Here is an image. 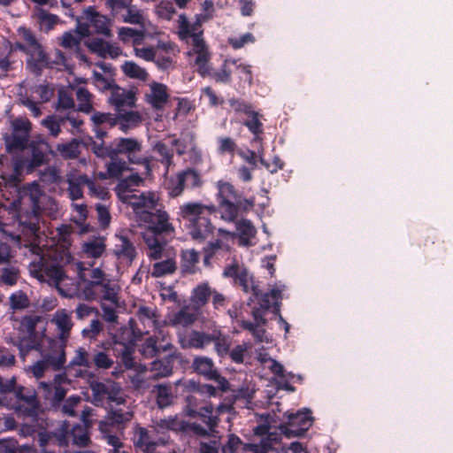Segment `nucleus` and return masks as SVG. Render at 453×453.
<instances>
[{"label": "nucleus", "instance_id": "1", "mask_svg": "<svg viewBox=\"0 0 453 453\" xmlns=\"http://www.w3.org/2000/svg\"><path fill=\"white\" fill-rule=\"evenodd\" d=\"M157 202L153 196H142L138 202L134 203V211L139 219L148 224L142 238L148 248L147 255L152 260H157L162 257L163 251L167 243L165 235H172L174 233L173 225L169 222V215L166 211L153 210Z\"/></svg>", "mask_w": 453, "mask_h": 453}, {"label": "nucleus", "instance_id": "2", "mask_svg": "<svg viewBox=\"0 0 453 453\" xmlns=\"http://www.w3.org/2000/svg\"><path fill=\"white\" fill-rule=\"evenodd\" d=\"M89 147L97 157L111 160L106 165L111 178L120 179L124 172L130 170L128 164L142 165L146 161L142 153V142L133 137L116 138L110 145L91 141Z\"/></svg>", "mask_w": 453, "mask_h": 453}, {"label": "nucleus", "instance_id": "3", "mask_svg": "<svg viewBox=\"0 0 453 453\" xmlns=\"http://www.w3.org/2000/svg\"><path fill=\"white\" fill-rule=\"evenodd\" d=\"M0 406L12 409L19 415L35 418L38 414L40 402L33 388L18 385L14 376H0Z\"/></svg>", "mask_w": 453, "mask_h": 453}, {"label": "nucleus", "instance_id": "4", "mask_svg": "<svg viewBox=\"0 0 453 453\" xmlns=\"http://www.w3.org/2000/svg\"><path fill=\"white\" fill-rule=\"evenodd\" d=\"M217 211L214 204L201 202H186L179 207L178 217L195 241H203L213 234L214 226L211 216Z\"/></svg>", "mask_w": 453, "mask_h": 453}, {"label": "nucleus", "instance_id": "5", "mask_svg": "<svg viewBox=\"0 0 453 453\" xmlns=\"http://www.w3.org/2000/svg\"><path fill=\"white\" fill-rule=\"evenodd\" d=\"M216 197L221 219L226 222H234L239 217L251 211L255 206V198H247L244 193L232 183L219 180Z\"/></svg>", "mask_w": 453, "mask_h": 453}, {"label": "nucleus", "instance_id": "6", "mask_svg": "<svg viewBox=\"0 0 453 453\" xmlns=\"http://www.w3.org/2000/svg\"><path fill=\"white\" fill-rule=\"evenodd\" d=\"M178 28V34L180 39L192 38L193 52L196 55L195 64L197 66V72L203 77L209 75L211 54L203 38V32L191 34L189 30V21L185 14L179 16Z\"/></svg>", "mask_w": 453, "mask_h": 453}, {"label": "nucleus", "instance_id": "7", "mask_svg": "<svg viewBox=\"0 0 453 453\" xmlns=\"http://www.w3.org/2000/svg\"><path fill=\"white\" fill-rule=\"evenodd\" d=\"M111 20L96 12L93 6L86 8L76 19V33L81 37H87L91 33L111 36Z\"/></svg>", "mask_w": 453, "mask_h": 453}, {"label": "nucleus", "instance_id": "8", "mask_svg": "<svg viewBox=\"0 0 453 453\" xmlns=\"http://www.w3.org/2000/svg\"><path fill=\"white\" fill-rule=\"evenodd\" d=\"M135 335L133 329L124 327L112 337V351L120 359L126 369H133L135 362L134 353L135 349Z\"/></svg>", "mask_w": 453, "mask_h": 453}, {"label": "nucleus", "instance_id": "9", "mask_svg": "<svg viewBox=\"0 0 453 453\" xmlns=\"http://www.w3.org/2000/svg\"><path fill=\"white\" fill-rule=\"evenodd\" d=\"M27 149L30 150V158L20 160L16 164V169L26 168L27 173H32L36 168L48 165L50 156H55L49 142L43 138H35L31 140Z\"/></svg>", "mask_w": 453, "mask_h": 453}, {"label": "nucleus", "instance_id": "10", "mask_svg": "<svg viewBox=\"0 0 453 453\" xmlns=\"http://www.w3.org/2000/svg\"><path fill=\"white\" fill-rule=\"evenodd\" d=\"M12 133L4 135L6 150L12 154L27 149L32 124L27 119L17 118L11 122Z\"/></svg>", "mask_w": 453, "mask_h": 453}, {"label": "nucleus", "instance_id": "11", "mask_svg": "<svg viewBox=\"0 0 453 453\" xmlns=\"http://www.w3.org/2000/svg\"><path fill=\"white\" fill-rule=\"evenodd\" d=\"M89 388L92 393V402L96 406L104 407L105 404L111 403L120 405L126 402L120 395V387L112 380L105 382L92 380L89 382Z\"/></svg>", "mask_w": 453, "mask_h": 453}, {"label": "nucleus", "instance_id": "12", "mask_svg": "<svg viewBox=\"0 0 453 453\" xmlns=\"http://www.w3.org/2000/svg\"><path fill=\"white\" fill-rule=\"evenodd\" d=\"M185 414L190 418H198L207 426L208 432H214L219 424V418L213 415V405L209 403L202 404L195 395L186 397V405L183 409Z\"/></svg>", "mask_w": 453, "mask_h": 453}, {"label": "nucleus", "instance_id": "13", "mask_svg": "<svg viewBox=\"0 0 453 453\" xmlns=\"http://www.w3.org/2000/svg\"><path fill=\"white\" fill-rule=\"evenodd\" d=\"M156 426L162 430L172 431L180 435L190 434L203 437L209 435L207 428L195 422H188L176 415L160 418L157 421Z\"/></svg>", "mask_w": 453, "mask_h": 453}, {"label": "nucleus", "instance_id": "14", "mask_svg": "<svg viewBox=\"0 0 453 453\" xmlns=\"http://www.w3.org/2000/svg\"><path fill=\"white\" fill-rule=\"evenodd\" d=\"M67 343L54 338H46L40 349V355L45 358L53 371H60L66 362Z\"/></svg>", "mask_w": 453, "mask_h": 453}, {"label": "nucleus", "instance_id": "15", "mask_svg": "<svg viewBox=\"0 0 453 453\" xmlns=\"http://www.w3.org/2000/svg\"><path fill=\"white\" fill-rule=\"evenodd\" d=\"M223 275L231 278L234 284L242 288L244 293L251 292L255 298L260 294L258 286L253 282V276L250 274L248 269L244 265H240L237 262L225 267Z\"/></svg>", "mask_w": 453, "mask_h": 453}, {"label": "nucleus", "instance_id": "16", "mask_svg": "<svg viewBox=\"0 0 453 453\" xmlns=\"http://www.w3.org/2000/svg\"><path fill=\"white\" fill-rule=\"evenodd\" d=\"M286 417L287 423L280 424L279 429L287 438L303 436L312 423L310 412H287Z\"/></svg>", "mask_w": 453, "mask_h": 453}, {"label": "nucleus", "instance_id": "17", "mask_svg": "<svg viewBox=\"0 0 453 453\" xmlns=\"http://www.w3.org/2000/svg\"><path fill=\"white\" fill-rule=\"evenodd\" d=\"M191 367L195 372L206 380L215 381L221 392L228 390L229 382L218 372L211 358L203 356L196 357Z\"/></svg>", "mask_w": 453, "mask_h": 453}, {"label": "nucleus", "instance_id": "18", "mask_svg": "<svg viewBox=\"0 0 453 453\" xmlns=\"http://www.w3.org/2000/svg\"><path fill=\"white\" fill-rule=\"evenodd\" d=\"M133 233L130 230L121 229L115 234V243L113 248L114 256L120 261L129 265L136 258L137 251L132 237Z\"/></svg>", "mask_w": 453, "mask_h": 453}, {"label": "nucleus", "instance_id": "19", "mask_svg": "<svg viewBox=\"0 0 453 453\" xmlns=\"http://www.w3.org/2000/svg\"><path fill=\"white\" fill-rule=\"evenodd\" d=\"M133 417L134 413L131 411L111 409L105 419L99 422V431L101 433H114V431L123 433Z\"/></svg>", "mask_w": 453, "mask_h": 453}, {"label": "nucleus", "instance_id": "20", "mask_svg": "<svg viewBox=\"0 0 453 453\" xmlns=\"http://www.w3.org/2000/svg\"><path fill=\"white\" fill-rule=\"evenodd\" d=\"M82 295L84 299L88 301L101 299L114 303L118 302V293L115 287L102 280L88 281L82 289Z\"/></svg>", "mask_w": 453, "mask_h": 453}, {"label": "nucleus", "instance_id": "21", "mask_svg": "<svg viewBox=\"0 0 453 453\" xmlns=\"http://www.w3.org/2000/svg\"><path fill=\"white\" fill-rule=\"evenodd\" d=\"M40 208L34 203L31 210L21 211L18 215L19 227L22 234L35 239L40 231Z\"/></svg>", "mask_w": 453, "mask_h": 453}, {"label": "nucleus", "instance_id": "22", "mask_svg": "<svg viewBox=\"0 0 453 453\" xmlns=\"http://www.w3.org/2000/svg\"><path fill=\"white\" fill-rule=\"evenodd\" d=\"M17 48L29 56L27 67L36 76H40L44 68L50 67L49 57L42 46L29 50L24 44L17 43Z\"/></svg>", "mask_w": 453, "mask_h": 453}, {"label": "nucleus", "instance_id": "23", "mask_svg": "<svg viewBox=\"0 0 453 453\" xmlns=\"http://www.w3.org/2000/svg\"><path fill=\"white\" fill-rule=\"evenodd\" d=\"M135 101L136 94L134 90L120 88L119 85L113 87L109 97V103L114 106L117 111H122L126 107H134Z\"/></svg>", "mask_w": 453, "mask_h": 453}, {"label": "nucleus", "instance_id": "24", "mask_svg": "<svg viewBox=\"0 0 453 453\" xmlns=\"http://www.w3.org/2000/svg\"><path fill=\"white\" fill-rule=\"evenodd\" d=\"M46 338L44 333L40 334H27L26 336H19L14 345L18 348L20 357L25 361L26 357L30 351H40Z\"/></svg>", "mask_w": 453, "mask_h": 453}, {"label": "nucleus", "instance_id": "25", "mask_svg": "<svg viewBox=\"0 0 453 453\" xmlns=\"http://www.w3.org/2000/svg\"><path fill=\"white\" fill-rule=\"evenodd\" d=\"M52 323L56 325L58 330V338L55 339L67 343L73 326L71 315L65 309L57 311Z\"/></svg>", "mask_w": 453, "mask_h": 453}, {"label": "nucleus", "instance_id": "26", "mask_svg": "<svg viewBox=\"0 0 453 453\" xmlns=\"http://www.w3.org/2000/svg\"><path fill=\"white\" fill-rule=\"evenodd\" d=\"M160 442L162 445L167 443L165 440L158 441H151L149 435V431L145 427L137 426L134 431V446L144 453H150L156 450V448Z\"/></svg>", "mask_w": 453, "mask_h": 453}, {"label": "nucleus", "instance_id": "27", "mask_svg": "<svg viewBox=\"0 0 453 453\" xmlns=\"http://www.w3.org/2000/svg\"><path fill=\"white\" fill-rule=\"evenodd\" d=\"M176 357V352H172L161 359L153 361L150 369L151 378L159 379L170 376L173 373V362Z\"/></svg>", "mask_w": 453, "mask_h": 453}, {"label": "nucleus", "instance_id": "28", "mask_svg": "<svg viewBox=\"0 0 453 453\" xmlns=\"http://www.w3.org/2000/svg\"><path fill=\"white\" fill-rule=\"evenodd\" d=\"M249 119L242 122V125L253 134L251 143L261 144L264 140V124L261 121L262 115L254 111L248 115Z\"/></svg>", "mask_w": 453, "mask_h": 453}, {"label": "nucleus", "instance_id": "29", "mask_svg": "<svg viewBox=\"0 0 453 453\" xmlns=\"http://www.w3.org/2000/svg\"><path fill=\"white\" fill-rule=\"evenodd\" d=\"M236 231L238 232L239 245L249 247L252 245L251 240L257 234L256 227L250 219H241L235 220Z\"/></svg>", "mask_w": 453, "mask_h": 453}, {"label": "nucleus", "instance_id": "30", "mask_svg": "<svg viewBox=\"0 0 453 453\" xmlns=\"http://www.w3.org/2000/svg\"><path fill=\"white\" fill-rule=\"evenodd\" d=\"M211 294L213 289L207 282L200 283L192 291L191 302L196 309H200L208 303Z\"/></svg>", "mask_w": 453, "mask_h": 453}, {"label": "nucleus", "instance_id": "31", "mask_svg": "<svg viewBox=\"0 0 453 453\" xmlns=\"http://www.w3.org/2000/svg\"><path fill=\"white\" fill-rule=\"evenodd\" d=\"M199 252L195 250H186L180 255V267L183 273L193 274L197 271Z\"/></svg>", "mask_w": 453, "mask_h": 453}, {"label": "nucleus", "instance_id": "32", "mask_svg": "<svg viewBox=\"0 0 453 453\" xmlns=\"http://www.w3.org/2000/svg\"><path fill=\"white\" fill-rule=\"evenodd\" d=\"M186 186L182 171L170 176L165 180V189L170 197L175 198L182 195Z\"/></svg>", "mask_w": 453, "mask_h": 453}, {"label": "nucleus", "instance_id": "33", "mask_svg": "<svg viewBox=\"0 0 453 453\" xmlns=\"http://www.w3.org/2000/svg\"><path fill=\"white\" fill-rule=\"evenodd\" d=\"M109 348H104V350L95 349L91 353V368L96 370H108L114 365V360L108 354Z\"/></svg>", "mask_w": 453, "mask_h": 453}, {"label": "nucleus", "instance_id": "34", "mask_svg": "<svg viewBox=\"0 0 453 453\" xmlns=\"http://www.w3.org/2000/svg\"><path fill=\"white\" fill-rule=\"evenodd\" d=\"M81 142L73 138L68 142L58 143L57 150L64 159H75L81 154Z\"/></svg>", "mask_w": 453, "mask_h": 453}, {"label": "nucleus", "instance_id": "35", "mask_svg": "<svg viewBox=\"0 0 453 453\" xmlns=\"http://www.w3.org/2000/svg\"><path fill=\"white\" fill-rule=\"evenodd\" d=\"M119 114L116 116L118 120L117 125L119 126V129L123 132H127L129 128L136 127L142 120L141 115L137 111H118Z\"/></svg>", "mask_w": 453, "mask_h": 453}, {"label": "nucleus", "instance_id": "36", "mask_svg": "<svg viewBox=\"0 0 453 453\" xmlns=\"http://www.w3.org/2000/svg\"><path fill=\"white\" fill-rule=\"evenodd\" d=\"M167 87L162 83H154L151 86L150 104L156 109H160L168 101Z\"/></svg>", "mask_w": 453, "mask_h": 453}, {"label": "nucleus", "instance_id": "37", "mask_svg": "<svg viewBox=\"0 0 453 453\" xmlns=\"http://www.w3.org/2000/svg\"><path fill=\"white\" fill-rule=\"evenodd\" d=\"M213 334L193 330L188 337V346L194 349H203L213 341Z\"/></svg>", "mask_w": 453, "mask_h": 453}, {"label": "nucleus", "instance_id": "38", "mask_svg": "<svg viewBox=\"0 0 453 453\" xmlns=\"http://www.w3.org/2000/svg\"><path fill=\"white\" fill-rule=\"evenodd\" d=\"M118 35L123 42H128L132 40L134 45H139L142 42L145 34L142 30L122 27L119 29Z\"/></svg>", "mask_w": 453, "mask_h": 453}, {"label": "nucleus", "instance_id": "39", "mask_svg": "<svg viewBox=\"0 0 453 453\" xmlns=\"http://www.w3.org/2000/svg\"><path fill=\"white\" fill-rule=\"evenodd\" d=\"M121 69L126 76L146 81L149 78L147 71L133 61H126Z\"/></svg>", "mask_w": 453, "mask_h": 453}, {"label": "nucleus", "instance_id": "40", "mask_svg": "<svg viewBox=\"0 0 453 453\" xmlns=\"http://www.w3.org/2000/svg\"><path fill=\"white\" fill-rule=\"evenodd\" d=\"M177 269L176 262L173 258H167L163 261L156 262L152 267V277L159 278L173 273Z\"/></svg>", "mask_w": 453, "mask_h": 453}, {"label": "nucleus", "instance_id": "41", "mask_svg": "<svg viewBox=\"0 0 453 453\" xmlns=\"http://www.w3.org/2000/svg\"><path fill=\"white\" fill-rule=\"evenodd\" d=\"M197 315L196 311H193L188 306H184L174 315L173 322L177 325L188 326L196 322Z\"/></svg>", "mask_w": 453, "mask_h": 453}, {"label": "nucleus", "instance_id": "42", "mask_svg": "<svg viewBox=\"0 0 453 453\" xmlns=\"http://www.w3.org/2000/svg\"><path fill=\"white\" fill-rule=\"evenodd\" d=\"M76 98L79 102L78 111L84 113H90L93 110L92 94L83 87L76 89Z\"/></svg>", "mask_w": 453, "mask_h": 453}, {"label": "nucleus", "instance_id": "43", "mask_svg": "<svg viewBox=\"0 0 453 453\" xmlns=\"http://www.w3.org/2000/svg\"><path fill=\"white\" fill-rule=\"evenodd\" d=\"M65 123V118L58 115H50L42 119V126L50 131L53 137H57L61 133V127Z\"/></svg>", "mask_w": 453, "mask_h": 453}, {"label": "nucleus", "instance_id": "44", "mask_svg": "<svg viewBox=\"0 0 453 453\" xmlns=\"http://www.w3.org/2000/svg\"><path fill=\"white\" fill-rule=\"evenodd\" d=\"M42 271L44 275L56 285L60 284L67 278L63 267L59 265H47Z\"/></svg>", "mask_w": 453, "mask_h": 453}, {"label": "nucleus", "instance_id": "45", "mask_svg": "<svg viewBox=\"0 0 453 453\" xmlns=\"http://www.w3.org/2000/svg\"><path fill=\"white\" fill-rule=\"evenodd\" d=\"M91 120L94 124V127H113L117 125L118 120L116 117L112 113H104L100 111H95L91 116Z\"/></svg>", "mask_w": 453, "mask_h": 453}, {"label": "nucleus", "instance_id": "46", "mask_svg": "<svg viewBox=\"0 0 453 453\" xmlns=\"http://www.w3.org/2000/svg\"><path fill=\"white\" fill-rule=\"evenodd\" d=\"M223 242L220 239H215L209 242L208 244L203 247V264L206 266L211 265V259L223 248Z\"/></svg>", "mask_w": 453, "mask_h": 453}, {"label": "nucleus", "instance_id": "47", "mask_svg": "<svg viewBox=\"0 0 453 453\" xmlns=\"http://www.w3.org/2000/svg\"><path fill=\"white\" fill-rule=\"evenodd\" d=\"M71 365L74 366L91 368V354L83 347L78 348L75 350Z\"/></svg>", "mask_w": 453, "mask_h": 453}, {"label": "nucleus", "instance_id": "48", "mask_svg": "<svg viewBox=\"0 0 453 453\" xmlns=\"http://www.w3.org/2000/svg\"><path fill=\"white\" fill-rule=\"evenodd\" d=\"M40 321L41 317L38 315H26L20 320V330L27 334H40L36 331V326Z\"/></svg>", "mask_w": 453, "mask_h": 453}, {"label": "nucleus", "instance_id": "49", "mask_svg": "<svg viewBox=\"0 0 453 453\" xmlns=\"http://www.w3.org/2000/svg\"><path fill=\"white\" fill-rule=\"evenodd\" d=\"M105 250V245L103 241L96 239L84 243V252L91 257L97 258L102 256Z\"/></svg>", "mask_w": 453, "mask_h": 453}, {"label": "nucleus", "instance_id": "50", "mask_svg": "<svg viewBox=\"0 0 453 453\" xmlns=\"http://www.w3.org/2000/svg\"><path fill=\"white\" fill-rule=\"evenodd\" d=\"M228 104L236 113H243L248 116L254 111L252 104L242 98H229Z\"/></svg>", "mask_w": 453, "mask_h": 453}, {"label": "nucleus", "instance_id": "51", "mask_svg": "<svg viewBox=\"0 0 453 453\" xmlns=\"http://www.w3.org/2000/svg\"><path fill=\"white\" fill-rule=\"evenodd\" d=\"M81 397L79 395H72L65 399L61 406V412L69 417H76V408L81 404Z\"/></svg>", "mask_w": 453, "mask_h": 453}, {"label": "nucleus", "instance_id": "52", "mask_svg": "<svg viewBox=\"0 0 453 453\" xmlns=\"http://www.w3.org/2000/svg\"><path fill=\"white\" fill-rule=\"evenodd\" d=\"M93 83L100 91L110 90L111 92L117 85L114 79H108L96 71L93 72Z\"/></svg>", "mask_w": 453, "mask_h": 453}, {"label": "nucleus", "instance_id": "53", "mask_svg": "<svg viewBox=\"0 0 453 453\" xmlns=\"http://www.w3.org/2000/svg\"><path fill=\"white\" fill-rule=\"evenodd\" d=\"M173 401L171 388L165 385H158L157 388V403L159 408L168 407Z\"/></svg>", "mask_w": 453, "mask_h": 453}, {"label": "nucleus", "instance_id": "54", "mask_svg": "<svg viewBox=\"0 0 453 453\" xmlns=\"http://www.w3.org/2000/svg\"><path fill=\"white\" fill-rule=\"evenodd\" d=\"M58 238L59 243L64 248H68L72 244L71 235L74 232V228L72 225H61L57 228Z\"/></svg>", "mask_w": 453, "mask_h": 453}, {"label": "nucleus", "instance_id": "55", "mask_svg": "<svg viewBox=\"0 0 453 453\" xmlns=\"http://www.w3.org/2000/svg\"><path fill=\"white\" fill-rule=\"evenodd\" d=\"M103 329V323L99 319H93L88 327L82 329L81 335L86 339L96 340Z\"/></svg>", "mask_w": 453, "mask_h": 453}, {"label": "nucleus", "instance_id": "56", "mask_svg": "<svg viewBox=\"0 0 453 453\" xmlns=\"http://www.w3.org/2000/svg\"><path fill=\"white\" fill-rule=\"evenodd\" d=\"M243 445V441L239 436L234 434H231L227 436V441L222 446L223 453H239L241 448Z\"/></svg>", "mask_w": 453, "mask_h": 453}, {"label": "nucleus", "instance_id": "57", "mask_svg": "<svg viewBox=\"0 0 453 453\" xmlns=\"http://www.w3.org/2000/svg\"><path fill=\"white\" fill-rule=\"evenodd\" d=\"M10 303L13 310H23L30 305L27 296L22 291L12 294L10 296Z\"/></svg>", "mask_w": 453, "mask_h": 453}, {"label": "nucleus", "instance_id": "58", "mask_svg": "<svg viewBox=\"0 0 453 453\" xmlns=\"http://www.w3.org/2000/svg\"><path fill=\"white\" fill-rule=\"evenodd\" d=\"M85 183L81 182V175L75 180H68V192L71 200H78L83 196L82 186Z\"/></svg>", "mask_w": 453, "mask_h": 453}, {"label": "nucleus", "instance_id": "59", "mask_svg": "<svg viewBox=\"0 0 453 453\" xmlns=\"http://www.w3.org/2000/svg\"><path fill=\"white\" fill-rule=\"evenodd\" d=\"M218 142V152L219 154H231L233 155L236 149L237 144L234 139L231 137H219L217 140Z\"/></svg>", "mask_w": 453, "mask_h": 453}, {"label": "nucleus", "instance_id": "60", "mask_svg": "<svg viewBox=\"0 0 453 453\" xmlns=\"http://www.w3.org/2000/svg\"><path fill=\"white\" fill-rule=\"evenodd\" d=\"M186 185L193 188H200L203 185V180L200 174L193 168H187L182 171Z\"/></svg>", "mask_w": 453, "mask_h": 453}, {"label": "nucleus", "instance_id": "61", "mask_svg": "<svg viewBox=\"0 0 453 453\" xmlns=\"http://www.w3.org/2000/svg\"><path fill=\"white\" fill-rule=\"evenodd\" d=\"M154 63L159 70L164 72L174 69L175 62L173 58L171 56L161 54L158 51L157 52V58L154 59Z\"/></svg>", "mask_w": 453, "mask_h": 453}, {"label": "nucleus", "instance_id": "62", "mask_svg": "<svg viewBox=\"0 0 453 453\" xmlns=\"http://www.w3.org/2000/svg\"><path fill=\"white\" fill-rule=\"evenodd\" d=\"M228 60H225L221 65V69L212 73H210L211 75L217 82L222 83H229L231 81V74L232 72L227 66Z\"/></svg>", "mask_w": 453, "mask_h": 453}, {"label": "nucleus", "instance_id": "63", "mask_svg": "<svg viewBox=\"0 0 453 453\" xmlns=\"http://www.w3.org/2000/svg\"><path fill=\"white\" fill-rule=\"evenodd\" d=\"M71 434L73 436V443L85 447L90 441L89 436L81 426H74L71 430Z\"/></svg>", "mask_w": 453, "mask_h": 453}, {"label": "nucleus", "instance_id": "64", "mask_svg": "<svg viewBox=\"0 0 453 453\" xmlns=\"http://www.w3.org/2000/svg\"><path fill=\"white\" fill-rule=\"evenodd\" d=\"M89 50L102 58H105V50L109 48V42L104 39L95 38L88 42Z\"/></svg>", "mask_w": 453, "mask_h": 453}]
</instances>
